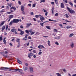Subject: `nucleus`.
<instances>
[{"instance_id": "43", "label": "nucleus", "mask_w": 76, "mask_h": 76, "mask_svg": "<svg viewBox=\"0 0 76 76\" xmlns=\"http://www.w3.org/2000/svg\"><path fill=\"white\" fill-rule=\"evenodd\" d=\"M20 28H21V29H23V26L21 25L20 26Z\"/></svg>"}, {"instance_id": "10", "label": "nucleus", "mask_w": 76, "mask_h": 76, "mask_svg": "<svg viewBox=\"0 0 76 76\" xmlns=\"http://www.w3.org/2000/svg\"><path fill=\"white\" fill-rule=\"evenodd\" d=\"M23 69L24 72H26V70H28V68L27 67L24 66L23 67Z\"/></svg>"}, {"instance_id": "15", "label": "nucleus", "mask_w": 76, "mask_h": 76, "mask_svg": "<svg viewBox=\"0 0 76 76\" xmlns=\"http://www.w3.org/2000/svg\"><path fill=\"white\" fill-rule=\"evenodd\" d=\"M4 23H5V21H3L0 24V26H1L2 25H3Z\"/></svg>"}, {"instance_id": "21", "label": "nucleus", "mask_w": 76, "mask_h": 76, "mask_svg": "<svg viewBox=\"0 0 76 76\" xmlns=\"http://www.w3.org/2000/svg\"><path fill=\"white\" fill-rule=\"evenodd\" d=\"M54 7H52L51 9L52 13V14H53V13H54Z\"/></svg>"}, {"instance_id": "11", "label": "nucleus", "mask_w": 76, "mask_h": 76, "mask_svg": "<svg viewBox=\"0 0 76 76\" xmlns=\"http://www.w3.org/2000/svg\"><path fill=\"white\" fill-rule=\"evenodd\" d=\"M61 8H64L65 7H64V4L63 3H61Z\"/></svg>"}, {"instance_id": "30", "label": "nucleus", "mask_w": 76, "mask_h": 76, "mask_svg": "<svg viewBox=\"0 0 76 76\" xmlns=\"http://www.w3.org/2000/svg\"><path fill=\"white\" fill-rule=\"evenodd\" d=\"M49 21H50V22H57L56 20H51V19H49Z\"/></svg>"}, {"instance_id": "16", "label": "nucleus", "mask_w": 76, "mask_h": 76, "mask_svg": "<svg viewBox=\"0 0 76 76\" xmlns=\"http://www.w3.org/2000/svg\"><path fill=\"white\" fill-rule=\"evenodd\" d=\"M14 71H15V72H16V71H18V72H20V70L19 69H14Z\"/></svg>"}, {"instance_id": "56", "label": "nucleus", "mask_w": 76, "mask_h": 76, "mask_svg": "<svg viewBox=\"0 0 76 76\" xmlns=\"http://www.w3.org/2000/svg\"><path fill=\"white\" fill-rule=\"evenodd\" d=\"M33 52L34 53H37V51H36V50H33Z\"/></svg>"}, {"instance_id": "3", "label": "nucleus", "mask_w": 76, "mask_h": 76, "mask_svg": "<svg viewBox=\"0 0 76 76\" xmlns=\"http://www.w3.org/2000/svg\"><path fill=\"white\" fill-rule=\"evenodd\" d=\"M4 53H3L2 52L1 53L2 55L3 56L5 57H8V56H7L6 55H7V54H8V53H9L8 51H5L4 52Z\"/></svg>"}, {"instance_id": "27", "label": "nucleus", "mask_w": 76, "mask_h": 76, "mask_svg": "<svg viewBox=\"0 0 76 76\" xmlns=\"http://www.w3.org/2000/svg\"><path fill=\"white\" fill-rule=\"evenodd\" d=\"M73 35H74V34H73V33L70 34L69 35V37H71L72 36H73Z\"/></svg>"}, {"instance_id": "26", "label": "nucleus", "mask_w": 76, "mask_h": 76, "mask_svg": "<svg viewBox=\"0 0 76 76\" xmlns=\"http://www.w3.org/2000/svg\"><path fill=\"white\" fill-rule=\"evenodd\" d=\"M7 4L9 6H10V7H11V6H12V3H10V4L8 3Z\"/></svg>"}, {"instance_id": "24", "label": "nucleus", "mask_w": 76, "mask_h": 76, "mask_svg": "<svg viewBox=\"0 0 76 76\" xmlns=\"http://www.w3.org/2000/svg\"><path fill=\"white\" fill-rule=\"evenodd\" d=\"M13 23V21H11L9 23V25H10V26H12Z\"/></svg>"}, {"instance_id": "1", "label": "nucleus", "mask_w": 76, "mask_h": 76, "mask_svg": "<svg viewBox=\"0 0 76 76\" xmlns=\"http://www.w3.org/2000/svg\"><path fill=\"white\" fill-rule=\"evenodd\" d=\"M39 16H41V17L40 18V20H41V22H43V20H45V18H44L43 16H42L41 15H35V17L36 18H38V17H39Z\"/></svg>"}, {"instance_id": "55", "label": "nucleus", "mask_w": 76, "mask_h": 76, "mask_svg": "<svg viewBox=\"0 0 76 76\" xmlns=\"http://www.w3.org/2000/svg\"><path fill=\"white\" fill-rule=\"evenodd\" d=\"M28 36V35L27 34H26L25 36V38H27V36Z\"/></svg>"}, {"instance_id": "52", "label": "nucleus", "mask_w": 76, "mask_h": 76, "mask_svg": "<svg viewBox=\"0 0 76 76\" xmlns=\"http://www.w3.org/2000/svg\"><path fill=\"white\" fill-rule=\"evenodd\" d=\"M22 13H23V15L26 14L25 12L24 11H22Z\"/></svg>"}, {"instance_id": "39", "label": "nucleus", "mask_w": 76, "mask_h": 76, "mask_svg": "<svg viewBox=\"0 0 76 76\" xmlns=\"http://www.w3.org/2000/svg\"><path fill=\"white\" fill-rule=\"evenodd\" d=\"M62 70L63 72H65V73H66V70L65 69H63Z\"/></svg>"}, {"instance_id": "60", "label": "nucleus", "mask_w": 76, "mask_h": 76, "mask_svg": "<svg viewBox=\"0 0 76 76\" xmlns=\"http://www.w3.org/2000/svg\"><path fill=\"white\" fill-rule=\"evenodd\" d=\"M58 25L59 26H63V25L60 24H58Z\"/></svg>"}, {"instance_id": "62", "label": "nucleus", "mask_w": 76, "mask_h": 76, "mask_svg": "<svg viewBox=\"0 0 76 76\" xmlns=\"http://www.w3.org/2000/svg\"><path fill=\"white\" fill-rule=\"evenodd\" d=\"M25 64L26 66H28V63H26Z\"/></svg>"}, {"instance_id": "37", "label": "nucleus", "mask_w": 76, "mask_h": 76, "mask_svg": "<svg viewBox=\"0 0 76 76\" xmlns=\"http://www.w3.org/2000/svg\"><path fill=\"white\" fill-rule=\"evenodd\" d=\"M65 16H66V18H69V16L67 14H65Z\"/></svg>"}, {"instance_id": "13", "label": "nucleus", "mask_w": 76, "mask_h": 76, "mask_svg": "<svg viewBox=\"0 0 76 76\" xmlns=\"http://www.w3.org/2000/svg\"><path fill=\"white\" fill-rule=\"evenodd\" d=\"M24 7H23V6H21V11H24Z\"/></svg>"}, {"instance_id": "50", "label": "nucleus", "mask_w": 76, "mask_h": 76, "mask_svg": "<svg viewBox=\"0 0 76 76\" xmlns=\"http://www.w3.org/2000/svg\"><path fill=\"white\" fill-rule=\"evenodd\" d=\"M28 31L30 33H31V32H32V29H31L30 30H29Z\"/></svg>"}, {"instance_id": "25", "label": "nucleus", "mask_w": 76, "mask_h": 76, "mask_svg": "<svg viewBox=\"0 0 76 76\" xmlns=\"http://www.w3.org/2000/svg\"><path fill=\"white\" fill-rule=\"evenodd\" d=\"M23 34H24V31H23L22 30L21 31L20 34V35H23Z\"/></svg>"}, {"instance_id": "57", "label": "nucleus", "mask_w": 76, "mask_h": 76, "mask_svg": "<svg viewBox=\"0 0 76 76\" xmlns=\"http://www.w3.org/2000/svg\"><path fill=\"white\" fill-rule=\"evenodd\" d=\"M28 6H29V7H31L32 5H31V4H28Z\"/></svg>"}, {"instance_id": "36", "label": "nucleus", "mask_w": 76, "mask_h": 76, "mask_svg": "<svg viewBox=\"0 0 76 76\" xmlns=\"http://www.w3.org/2000/svg\"><path fill=\"white\" fill-rule=\"evenodd\" d=\"M55 2L56 4H58V0H55Z\"/></svg>"}, {"instance_id": "28", "label": "nucleus", "mask_w": 76, "mask_h": 76, "mask_svg": "<svg viewBox=\"0 0 76 76\" xmlns=\"http://www.w3.org/2000/svg\"><path fill=\"white\" fill-rule=\"evenodd\" d=\"M15 31H17V29H12L11 30V32H15Z\"/></svg>"}, {"instance_id": "29", "label": "nucleus", "mask_w": 76, "mask_h": 76, "mask_svg": "<svg viewBox=\"0 0 76 76\" xmlns=\"http://www.w3.org/2000/svg\"><path fill=\"white\" fill-rule=\"evenodd\" d=\"M9 18L10 19H11V18H13V15H11L9 16Z\"/></svg>"}, {"instance_id": "14", "label": "nucleus", "mask_w": 76, "mask_h": 76, "mask_svg": "<svg viewBox=\"0 0 76 76\" xmlns=\"http://www.w3.org/2000/svg\"><path fill=\"white\" fill-rule=\"evenodd\" d=\"M6 37H4L3 39V42L4 43L5 45L6 44Z\"/></svg>"}, {"instance_id": "46", "label": "nucleus", "mask_w": 76, "mask_h": 76, "mask_svg": "<svg viewBox=\"0 0 76 76\" xmlns=\"http://www.w3.org/2000/svg\"><path fill=\"white\" fill-rule=\"evenodd\" d=\"M40 25H41V26H44V23H40Z\"/></svg>"}, {"instance_id": "48", "label": "nucleus", "mask_w": 76, "mask_h": 76, "mask_svg": "<svg viewBox=\"0 0 76 76\" xmlns=\"http://www.w3.org/2000/svg\"><path fill=\"white\" fill-rule=\"evenodd\" d=\"M35 34V32L34 31H32L31 33V35H33Z\"/></svg>"}, {"instance_id": "41", "label": "nucleus", "mask_w": 76, "mask_h": 76, "mask_svg": "<svg viewBox=\"0 0 76 76\" xmlns=\"http://www.w3.org/2000/svg\"><path fill=\"white\" fill-rule=\"evenodd\" d=\"M46 27L47 29H50V27L48 26H46Z\"/></svg>"}, {"instance_id": "6", "label": "nucleus", "mask_w": 76, "mask_h": 76, "mask_svg": "<svg viewBox=\"0 0 76 76\" xmlns=\"http://www.w3.org/2000/svg\"><path fill=\"white\" fill-rule=\"evenodd\" d=\"M13 23H18L19 22V20L18 19H14L13 20Z\"/></svg>"}, {"instance_id": "22", "label": "nucleus", "mask_w": 76, "mask_h": 76, "mask_svg": "<svg viewBox=\"0 0 76 76\" xmlns=\"http://www.w3.org/2000/svg\"><path fill=\"white\" fill-rule=\"evenodd\" d=\"M17 61L18 63H19V64H22V61H21L20 60H17Z\"/></svg>"}, {"instance_id": "58", "label": "nucleus", "mask_w": 76, "mask_h": 76, "mask_svg": "<svg viewBox=\"0 0 76 76\" xmlns=\"http://www.w3.org/2000/svg\"><path fill=\"white\" fill-rule=\"evenodd\" d=\"M41 54H42V52H40L38 53L39 55H41Z\"/></svg>"}, {"instance_id": "20", "label": "nucleus", "mask_w": 76, "mask_h": 76, "mask_svg": "<svg viewBox=\"0 0 76 76\" xmlns=\"http://www.w3.org/2000/svg\"><path fill=\"white\" fill-rule=\"evenodd\" d=\"M48 43L49 46H50L51 44H50V40L48 41Z\"/></svg>"}, {"instance_id": "8", "label": "nucleus", "mask_w": 76, "mask_h": 76, "mask_svg": "<svg viewBox=\"0 0 76 76\" xmlns=\"http://www.w3.org/2000/svg\"><path fill=\"white\" fill-rule=\"evenodd\" d=\"M5 28H6V26H2L1 28V31L2 32H4V30L5 29Z\"/></svg>"}, {"instance_id": "47", "label": "nucleus", "mask_w": 76, "mask_h": 76, "mask_svg": "<svg viewBox=\"0 0 76 76\" xmlns=\"http://www.w3.org/2000/svg\"><path fill=\"white\" fill-rule=\"evenodd\" d=\"M65 22H71V21H68V20H65Z\"/></svg>"}, {"instance_id": "9", "label": "nucleus", "mask_w": 76, "mask_h": 76, "mask_svg": "<svg viewBox=\"0 0 76 76\" xmlns=\"http://www.w3.org/2000/svg\"><path fill=\"white\" fill-rule=\"evenodd\" d=\"M32 24L31 23H27L26 24V28H29L31 25H32Z\"/></svg>"}, {"instance_id": "17", "label": "nucleus", "mask_w": 76, "mask_h": 76, "mask_svg": "<svg viewBox=\"0 0 76 76\" xmlns=\"http://www.w3.org/2000/svg\"><path fill=\"white\" fill-rule=\"evenodd\" d=\"M69 4H70L71 7H73V3H72L71 1H69Z\"/></svg>"}, {"instance_id": "4", "label": "nucleus", "mask_w": 76, "mask_h": 76, "mask_svg": "<svg viewBox=\"0 0 76 76\" xmlns=\"http://www.w3.org/2000/svg\"><path fill=\"white\" fill-rule=\"evenodd\" d=\"M7 70H8V71L10 72H15V71H14V69H11L10 68L5 67V71Z\"/></svg>"}, {"instance_id": "2", "label": "nucleus", "mask_w": 76, "mask_h": 76, "mask_svg": "<svg viewBox=\"0 0 76 76\" xmlns=\"http://www.w3.org/2000/svg\"><path fill=\"white\" fill-rule=\"evenodd\" d=\"M68 10L69 12L71 13V14H75V11L73 10L72 9L70 10V8L69 7H67Z\"/></svg>"}, {"instance_id": "45", "label": "nucleus", "mask_w": 76, "mask_h": 76, "mask_svg": "<svg viewBox=\"0 0 76 76\" xmlns=\"http://www.w3.org/2000/svg\"><path fill=\"white\" fill-rule=\"evenodd\" d=\"M18 4L20 5H21L22 4V3H21V2H20V1H18Z\"/></svg>"}, {"instance_id": "64", "label": "nucleus", "mask_w": 76, "mask_h": 76, "mask_svg": "<svg viewBox=\"0 0 76 76\" xmlns=\"http://www.w3.org/2000/svg\"><path fill=\"white\" fill-rule=\"evenodd\" d=\"M33 57H34V58H36V55H34Z\"/></svg>"}, {"instance_id": "12", "label": "nucleus", "mask_w": 76, "mask_h": 76, "mask_svg": "<svg viewBox=\"0 0 76 76\" xmlns=\"http://www.w3.org/2000/svg\"><path fill=\"white\" fill-rule=\"evenodd\" d=\"M30 72L31 73H33L34 71L33 70V68L31 67L30 68Z\"/></svg>"}, {"instance_id": "5", "label": "nucleus", "mask_w": 76, "mask_h": 76, "mask_svg": "<svg viewBox=\"0 0 76 76\" xmlns=\"http://www.w3.org/2000/svg\"><path fill=\"white\" fill-rule=\"evenodd\" d=\"M12 9H13L14 11H15L16 10V8L13 7H12L10 8V10L11 12H14V11L12 10Z\"/></svg>"}, {"instance_id": "51", "label": "nucleus", "mask_w": 76, "mask_h": 76, "mask_svg": "<svg viewBox=\"0 0 76 76\" xmlns=\"http://www.w3.org/2000/svg\"><path fill=\"white\" fill-rule=\"evenodd\" d=\"M55 44H56V45H59V44H58V43L57 42H55Z\"/></svg>"}, {"instance_id": "38", "label": "nucleus", "mask_w": 76, "mask_h": 76, "mask_svg": "<svg viewBox=\"0 0 76 76\" xmlns=\"http://www.w3.org/2000/svg\"><path fill=\"white\" fill-rule=\"evenodd\" d=\"M56 74L57 75V76H61V74H59V73H57Z\"/></svg>"}, {"instance_id": "49", "label": "nucleus", "mask_w": 76, "mask_h": 76, "mask_svg": "<svg viewBox=\"0 0 76 76\" xmlns=\"http://www.w3.org/2000/svg\"><path fill=\"white\" fill-rule=\"evenodd\" d=\"M40 1H42V3H45V0H40Z\"/></svg>"}, {"instance_id": "59", "label": "nucleus", "mask_w": 76, "mask_h": 76, "mask_svg": "<svg viewBox=\"0 0 76 76\" xmlns=\"http://www.w3.org/2000/svg\"><path fill=\"white\" fill-rule=\"evenodd\" d=\"M30 15H34V12H31Z\"/></svg>"}, {"instance_id": "7", "label": "nucleus", "mask_w": 76, "mask_h": 76, "mask_svg": "<svg viewBox=\"0 0 76 76\" xmlns=\"http://www.w3.org/2000/svg\"><path fill=\"white\" fill-rule=\"evenodd\" d=\"M34 55V53H28V57L30 58H31V57L32 56H33V55Z\"/></svg>"}, {"instance_id": "23", "label": "nucleus", "mask_w": 76, "mask_h": 76, "mask_svg": "<svg viewBox=\"0 0 76 76\" xmlns=\"http://www.w3.org/2000/svg\"><path fill=\"white\" fill-rule=\"evenodd\" d=\"M9 27V26L8 25H7L6 27L5 28V29L6 31H7V29H8V27Z\"/></svg>"}, {"instance_id": "18", "label": "nucleus", "mask_w": 76, "mask_h": 76, "mask_svg": "<svg viewBox=\"0 0 76 76\" xmlns=\"http://www.w3.org/2000/svg\"><path fill=\"white\" fill-rule=\"evenodd\" d=\"M5 12V10L3 9L0 11V13H3Z\"/></svg>"}, {"instance_id": "31", "label": "nucleus", "mask_w": 76, "mask_h": 76, "mask_svg": "<svg viewBox=\"0 0 76 76\" xmlns=\"http://www.w3.org/2000/svg\"><path fill=\"white\" fill-rule=\"evenodd\" d=\"M66 29H69V28H72V26H67L66 27Z\"/></svg>"}, {"instance_id": "61", "label": "nucleus", "mask_w": 76, "mask_h": 76, "mask_svg": "<svg viewBox=\"0 0 76 76\" xmlns=\"http://www.w3.org/2000/svg\"><path fill=\"white\" fill-rule=\"evenodd\" d=\"M64 2H65L66 3H68L67 1V0H65Z\"/></svg>"}, {"instance_id": "54", "label": "nucleus", "mask_w": 76, "mask_h": 76, "mask_svg": "<svg viewBox=\"0 0 76 76\" xmlns=\"http://www.w3.org/2000/svg\"><path fill=\"white\" fill-rule=\"evenodd\" d=\"M54 32H57V30L56 29H54Z\"/></svg>"}, {"instance_id": "44", "label": "nucleus", "mask_w": 76, "mask_h": 76, "mask_svg": "<svg viewBox=\"0 0 76 76\" xmlns=\"http://www.w3.org/2000/svg\"><path fill=\"white\" fill-rule=\"evenodd\" d=\"M6 9L8 10H9V7L8 6H7Z\"/></svg>"}, {"instance_id": "63", "label": "nucleus", "mask_w": 76, "mask_h": 76, "mask_svg": "<svg viewBox=\"0 0 76 76\" xmlns=\"http://www.w3.org/2000/svg\"><path fill=\"white\" fill-rule=\"evenodd\" d=\"M57 38L58 39H60V37L59 36H58Z\"/></svg>"}, {"instance_id": "19", "label": "nucleus", "mask_w": 76, "mask_h": 76, "mask_svg": "<svg viewBox=\"0 0 76 76\" xmlns=\"http://www.w3.org/2000/svg\"><path fill=\"white\" fill-rule=\"evenodd\" d=\"M6 69V67H4V68H0V70H5Z\"/></svg>"}, {"instance_id": "32", "label": "nucleus", "mask_w": 76, "mask_h": 76, "mask_svg": "<svg viewBox=\"0 0 76 76\" xmlns=\"http://www.w3.org/2000/svg\"><path fill=\"white\" fill-rule=\"evenodd\" d=\"M20 39H17L16 40L17 42H18L19 44V41H20Z\"/></svg>"}, {"instance_id": "34", "label": "nucleus", "mask_w": 76, "mask_h": 76, "mask_svg": "<svg viewBox=\"0 0 76 76\" xmlns=\"http://www.w3.org/2000/svg\"><path fill=\"white\" fill-rule=\"evenodd\" d=\"M25 32L26 33H27V34H29V31L28 30H25Z\"/></svg>"}, {"instance_id": "53", "label": "nucleus", "mask_w": 76, "mask_h": 76, "mask_svg": "<svg viewBox=\"0 0 76 76\" xmlns=\"http://www.w3.org/2000/svg\"><path fill=\"white\" fill-rule=\"evenodd\" d=\"M58 13H56L55 14V16H58Z\"/></svg>"}, {"instance_id": "42", "label": "nucleus", "mask_w": 76, "mask_h": 76, "mask_svg": "<svg viewBox=\"0 0 76 76\" xmlns=\"http://www.w3.org/2000/svg\"><path fill=\"white\" fill-rule=\"evenodd\" d=\"M3 40V37H0V41H1Z\"/></svg>"}, {"instance_id": "33", "label": "nucleus", "mask_w": 76, "mask_h": 76, "mask_svg": "<svg viewBox=\"0 0 76 76\" xmlns=\"http://www.w3.org/2000/svg\"><path fill=\"white\" fill-rule=\"evenodd\" d=\"M40 34V33L38 32H36L35 34V35H38Z\"/></svg>"}, {"instance_id": "35", "label": "nucleus", "mask_w": 76, "mask_h": 76, "mask_svg": "<svg viewBox=\"0 0 76 76\" xmlns=\"http://www.w3.org/2000/svg\"><path fill=\"white\" fill-rule=\"evenodd\" d=\"M73 46H74V44L73 43H72L71 45V46L72 48H73Z\"/></svg>"}, {"instance_id": "40", "label": "nucleus", "mask_w": 76, "mask_h": 76, "mask_svg": "<svg viewBox=\"0 0 76 76\" xmlns=\"http://www.w3.org/2000/svg\"><path fill=\"white\" fill-rule=\"evenodd\" d=\"M35 5H36V4H33L32 5V7H35Z\"/></svg>"}]
</instances>
